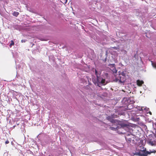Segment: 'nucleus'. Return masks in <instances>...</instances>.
Here are the masks:
<instances>
[{"instance_id": "nucleus-1", "label": "nucleus", "mask_w": 156, "mask_h": 156, "mask_svg": "<svg viewBox=\"0 0 156 156\" xmlns=\"http://www.w3.org/2000/svg\"><path fill=\"white\" fill-rule=\"evenodd\" d=\"M92 71L96 76V78H92V81L96 86L98 87V89L100 91L98 92L101 93L100 91L103 90H104L105 89L102 86L106 85L107 82L105 79L101 76V69L98 68H93Z\"/></svg>"}, {"instance_id": "nucleus-2", "label": "nucleus", "mask_w": 156, "mask_h": 156, "mask_svg": "<svg viewBox=\"0 0 156 156\" xmlns=\"http://www.w3.org/2000/svg\"><path fill=\"white\" fill-rule=\"evenodd\" d=\"M112 123V126L114 127H117V130L119 129H125L127 131L129 130L128 128V124L127 123V122L124 121L123 122L119 121L118 120H116V122Z\"/></svg>"}, {"instance_id": "nucleus-3", "label": "nucleus", "mask_w": 156, "mask_h": 156, "mask_svg": "<svg viewBox=\"0 0 156 156\" xmlns=\"http://www.w3.org/2000/svg\"><path fill=\"white\" fill-rule=\"evenodd\" d=\"M134 102L133 101H131L130 100L127 98H124L122 101V107H125L124 110L130 109V106H132V104Z\"/></svg>"}, {"instance_id": "nucleus-4", "label": "nucleus", "mask_w": 156, "mask_h": 156, "mask_svg": "<svg viewBox=\"0 0 156 156\" xmlns=\"http://www.w3.org/2000/svg\"><path fill=\"white\" fill-rule=\"evenodd\" d=\"M149 144L152 146L156 145V136L155 135L150 134L148 138Z\"/></svg>"}, {"instance_id": "nucleus-5", "label": "nucleus", "mask_w": 156, "mask_h": 156, "mask_svg": "<svg viewBox=\"0 0 156 156\" xmlns=\"http://www.w3.org/2000/svg\"><path fill=\"white\" fill-rule=\"evenodd\" d=\"M126 80V77L125 76L123 75H119L117 78H116L115 81L116 82H118L120 84L124 83Z\"/></svg>"}, {"instance_id": "nucleus-6", "label": "nucleus", "mask_w": 156, "mask_h": 156, "mask_svg": "<svg viewBox=\"0 0 156 156\" xmlns=\"http://www.w3.org/2000/svg\"><path fill=\"white\" fill-rule=\"evenodd\" d=\"M155 152H156L155 151H154L149 152L146 151L145 150H143L141 152L137 153L135 154L139 156H147L148 154H150L152 153H154Z\"/></svg>"}, {"instance_id": "nucleus-7", "label": "nucleus", "mask_w": 156, "mask_h": 156, "mask_svg": "<svg viewBox=\"0 0 156 156\" xmlns=\"http://www.w3.org/2000/svg\"><path fill=\"white\" fill-rule=\"evenodd\" d=\"M133 110H133H134L135 111H142L143 112V110H145L148 113V112L149 111V108L147 107H140L137 106L136 107L133 108Z\"/></svg>"}, {"instance_id": "nucleus-8", "label": "nucleus", "mask_w": 156, "mask_h": 156, "mask_svg": "<svg viewBox=\"0 0 156 156\" xmlns=\"http://www.w3.org/2000/svg\"><path fill=\"white\" fill-rule=\"evenodd\" d=\"M115 117H117V115L116 114L115 115L114 114H113V115H112L111 116H108L106 117V119L108 120L110 122L112 123L113 122H115L114 123H115V122H116V120H117L115 119H113Z\"/></svg>"}, {"instance_id": "nucleus-9", "label": "nucleus", "mask_w": 156, "mask_h": 156, "mask_svg": "<svg viewBox=\"0 0 156 156\" xmlns=\"http://www.w3.org/2000/svg\"><path fill=\"white\" fill-rule=\"evenodd\" d=\"M128 128L129 129V130L127 131L125 129H123L126 131V133L124 132L123 133H125V136L129 137L130 136H134V135L131 133L130 131H131V128L130 127L129 125L128 124Z\"/></svg>"}, {"instance_id": "nucleus-10", "label": "nucleus", "mask_w": 156, "mask_h": 156, "mask_svg": "<svg viewBox=\"0 0 156 156\" xmlns=\"http://www.w3.org/2000/svg\"><path fill=\"white\" fill-rule=\"evenodd\" d=\"M137 84L139 86H141L144 83V81L142 80H138L136 81Z\"/></svg>"}, {"instance_id": "nucleus-11", "label": "nucleus", "mask_w": 156, "mask_h": 156, "mask_svg": "<svg viewBox=\"0 0 156 156\" xmlns=\"http://www.w3.org/2000/svg\"><path fill=\"white\" fill-rule=\"evenodd\" d=\"M134 136H130L129 137H128V136H125V138L126 139V141H129V142H131V140H132V138H133Z\"/></svg>"}, {"instance_id": "nucleus-12", "label": "nucleus", "mask_w": 156, "mask_h": 156, "mask_svg": "<svg viewBox=\"0 0 156 156\" xmlns=\"http://www.w3.org/2000/svg\"><path fill=\"white\" fill-rule=\"evenodd\" d=\"M109 128L111 130H113V131H115L117 130V127H112V126H110Z\"/></svg>"}, {"instance_id": "nucleus-13", "label": "nucleus", "mask_w": 156, "mask_h": 156, "mask_svg": "<svg viewBox=\"0 0 156 156\" xmlns=\"http://www.w3.org/2000/svg\"><path fill=\"white\" fill-rule=\"evenodd\" d=\"M19 14V13L18 12L15 11L12 14L13 16L16 17H17Z\"/></svg>"}, {"instance_id": "nucleus-14", "label": "nucleus", "mask_w": 156, "mask_h": 156, "mask_svg": "<svg viewBox=\"0 0 156 156\" xmlns=\"http://www.w3.org/2000/svg\"><path fill=\"white\" fill-rule=\"evenodd\" d=\"M112 70L114 73H116L117 72V70L115 69V67H113L112 68Z\"/></svg>"}, {"instance_id": "nucleus-15", "label": "nucleus", "mask_w": 156, "mask_h": 156, "mask_svg": "<svg viewBox=\"0 0 156 156\" xmlns=\"http://www.w3.org/2000/svg\"><path fill=\"white\" fill-rule=\"evenodd\" d=\"M14 43L13 42V41H11L10 43L9 44V46L10 47H11L12 45H14Z\"/></svg>"}, {"instance_id": "nucleus-16", "label": "nucleus", "mask_w": 156, "mask_h": 156, "mask_svg": "<svg viewBox=\"0 0 156 156\" xmlns=\"http://www.w3.org/2000/svg\"><path fill=\"white\" fill-rule=\"evenodd\" d=\"M133 119L136 121H138L140 120V118L137 117H136V118L134 117Z\"/></svg>"}, {"instance_id": "nucleus-17", "label": "nucleus", "mask_w": 156, "mask_h": 156, "mask_svg": "<svg viewBox=\"0 0 156 156\" xmlns=\"http://www.w3.org/2000/svg\"><path fill=\"white\" fill-rule=\"evenodd\" d=\"M110 67L112 68L113 67H115V64H110L108 65Z\"/></svg>"}, {"instance_id": "nucleus-18", "label": "nucleus", "mask_w": 156, "mask_h": 156, "mask_svg": "<svg viewBox=\"0 0 156 156\" xmlns=\"http://www.w3.org/2000/svg\"><path fill=\"white\" fill-rule=\"evenodd\" d=\"M133 57L135 58V59H137V58H138V56L136 53V54H135L133 56Z\"/></svg>"}, {"instance_id": "nucleus-19", "label": "nucleus", "mask_w": 156, "mask_h": 156, "mask_svg": "<svg viewBox=\"0 0 156 156\" xmlns=\"http://www.w3.org/2000/svg\"><path fill=\"white\" fill-rule=\"evenodd\" d=\"M119 75H123L124 76H126V74L124 73V72H122L121 74H119Z\"/></svg>"}, {"instance_id": "nucleus-20", "label": "nucleus", "mask_w": 156, "mask_h": 156, "mask_svg": "<svg viewBox=\"0 0 156 156\" xmlns=\"http://www.w3.org/2000/svg\"><path fill=\"white\" fill-rule=\"evenodd\" d=\"M26 40H22L21 41L22 43H24L26 42Z\"/></svg>"}, {"instance_id": "nucleus-21", "label": "nucleus", "mask_w": 156, "mask_h": 156, "mask_svg": "<svg viewBox=\"0 0 156 156\" xmlns=\"http://www.w3.org/2000/svg\"><path fill=\"white\" fill-rule=\"evenodd\" d=\"M111 40L112 41H113L114 42H115V41H115V40L114 39H111Z\"/></svg>"}, {"instance_id": "nucleus-22", "label": "nucleus", "mask_w": 156, "mask_h": 156, "mask_svg": "<svg viewBox=\"0 0 156 156\" xmlns=\"http://www.w3.org/2000/svg\"><path fill=\"white\" fill-rule=\"evenodd\" d=\"M9 143V141L8 140H7L5 141V143L6 144H8Z\"/></svg>"}, {"instance_id": "nucleus-23", "label": "nucleus", "mask_w": 156, "mask_h": 156, "mask_svg": "<svg viewBox=\"0 0 156 156\" xmlns=\"http://www.w3.org/2000/svg\"><path fill=\"white\" fill-rule=\"evenodd\" d=\"M119 115H123L124 114V112H121L120 113L119 112Z\"/></svg>"}, {"instance_id": "nucleus-24", "label": "nucleus", "mask_w": 156, "mask_h": 156, "mask_svg": "<svg viewBox=\"0 0 156 156\" xmlns=\"http://www.w3.org/2000/svg\"><path fill=\"white\" fill-rule=\"evenodd\" d=\"M52 141V140L51 139H50L49 141L47 143H49L50 142H51Z\"/></svg>"}, {"instance_id": "nucleus-25", "label": "nucleus", "mask_w": 156, "mask_h": 156, "mask_svg": "<svg viewBox=\"0 0 156 156\" xmlns=\"http://www.w3.org/2000/svg\"><path fill=\"white\" fill-rule=\"evenodd\" d=\"M148 113H149L151 115L152 114L151 112H150V111H149V112H148Z\"/></svg>"}, {"instance_id": "nucleus-26", "label": "nucleus", "mask_w": 156, "mask_h": 156, "mask_svg": "<svg viewBox=\"0 0 156 156\" xmlns=\"http://www.w3.org/2000/svg\"><path fill=\"white\" fill-rule=\"evenodd\" d=\"M144 128H147V126H146L145 125H144Z\"/></svg>"}, {"instance_id": "nucleus-27", "label": "nucleus", "mask_w": 156, "mask_h": 156, "mask_svg": "<svg viewBox=\"0 0 156 156\" xmlns=\"http://www.w3.org/2000/svg\"><path fill=\"white\" fill-rule=\"evenodd\" d=\"M12 91H13V94H14V92H16H16H15L14 90H12Z\"/></svg>"}, {"instance_id": "nucleus-28", "label": "nucleus", "mask_w": 156, "mask_h": 156, "mask_svg": "<svg viewBox=\"0 0 156 156\" xmlns=\"http://www.w3.org/2000/svg\"><path fill=\"white\" fill-rule=\"evenodd\" d=\"M26 143V141H24L23 142V144H24L25 143Z\"/></svg>"}, {"instance_id": "nucleus-29", "label": "nucleus", "mask_w": 156, "mask_h": 156, "mask_svg": "<svg viewBox=\"0 0 156 156\" xmlns=\"http://www.w3.org/2000/svg\"><path fill=\"white\" fill-rule=\"evenodd\" d=\"M113 48L115 49H117V48L116 47H114Z\"/></svg>"}, {"instance_id": "nucleus-30", "label": "nucleus", "mask_w": 156, "mask_h": 156, "mask_svg": "<svg viewBox=\"0 0 156 156\" xmlns=\"http://www.w3.org/2000/svg\"><path fill=\"white\" fill-rule=\"evenodd\" d=\"M15 126H13V127L14 128V127H15Z\"/></svg>"}, {"instance_id": "nucleus-31", "label": "nucleus", "mask_w": 156, "mask_h": 156, "mask_svg": "<svg viewBox=\"0 0 156 156\" xmlns=\"http://www.w3.org/2000/svg\"><path fill=\"white\" fill-rule=\"evenodd\" d=\"M70 152L71 153V151L70 150Z\"/></svg>"}]
</instances>
